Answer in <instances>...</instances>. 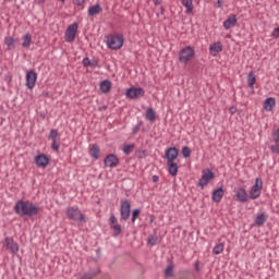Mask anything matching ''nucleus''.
<instances>
[{
	"label": "nucleus",
	"instance_id": "49530a36",
	"mask_svg": "<svg viewBox=\"0 0 279 279\" xmlns=\"http://www.w3.org/2000/svg\"><path fill=\"white\" fill-rule=\"evenodd\" d=\"M274 38H279V26L272 31Z\"/></svg>",
	"mask_w": 279,
	"mask_h": 279
},
{
	"label": "nucleus",
	"instance_id": "a19ab883",
	"mask_svg": "<svg viewBox=\"0 0 279 279\" xmlns=\"http://www.w3.org/2000/svg\"><path fill=\"white\" fill-rule=\"evenodd\" d=\"M142 125H143V121H140V122L133 128V134H138V132H141Z\"/></svg>",
	"mask_w": 279,
	"mask_h": 279
},
{
	"label": "nucleus",
	"instance_id": "b1692460",
	"mask_svg": "<svg viewBox=\"0 0 279 279\" xmlns=\"http://www.w3.org/2000/svg\"><path fill=\"white\" fill-rule=\"evenodd\" d=\"M266 222H267V215H265V213L257 214L255 218V225H257L258 228H260L262 226H265Z\"/></svg>",
	"mask_w": 279,
	"mask_h": 279
},
{
	"label": "nucleus",
	"instance_id": "4c0bfd02",
	"mask_svg": "<svg viewBox=\"0 0 279 279\" xmlns=\"http://www.w3.org/2000/svg\"><path fill=\"white\" fill-rule=\"evenodd\" d=\"M165 276L167 278H172V276H173V266L170 265L166 268Z\"/></svg>",
	"mask_w": 279,
	"mask_h": 279
},
{
	"label": "nucleus",
	"instance_id": "bb28decb",
	"mask_svg": "<svg viewBox=\"0 0 279 279\" xmlns=\"http://www.w3.org/2000/svg\"><path fill=\"white\" fill-rule=\"evenodd\" d=\"M22 47H25L26 49H29V46L32 45V34H26L22 37Z\"/></svg>",
	"mask_w": 279,
	"mask_h": 279
},
{
	"label": "nucleus",
	"instance_id": "ea45409f",
	"mask_svg": "<svg viewBox=\"0 0 279 279\" xmlns=\"http://www.w3.org/2000/svg\"><path fill=\"white\" fill-rule=\"evenodd\" d=\"M270 151L272 154H279V142H275V145L270 146Z\"/></svg>",
	"mask_w": 279,
	"mask_h": 279
},
{
	"label": "nucleus",
	"instance_id": "cd10ccee",
	"mask_svg": "<svg viewBox=\"0 0 279 279\" xmlns=\"http://www.w3.org/2000/svg\"><path fill=\"white\" fill-rule=\"evenodd\" d=\"M146 119L147 121H150V123H154V121H156V111L154 110V108L147 109Z\"/></svg>",
	"mask_w": 279,
	"mask_h": 279
},
{
	"label": "nucleus",
	"instance_id": "603ef678",
	"mask_svg": "<svg viewBox=\"0 0 279 279\" xmlns=\"http://www.w3.org/2000/svg\"><path fill=\"white\" fill-rule=\"evenodd\" d=\"M47 0H37L38 5H43Z\"/></svg>",
	"mask_w": 279,
	"mask_h": 279
},
{
	"label": "nucleus",
	"instance_id": "58836bf2",
	"mask_svg": "<svg viewBox=\"0 0 279 279\" xmlns=\"http://www.w3.org/2000/svg\"><path fill=\"white\" fill-rule=\"evenodd\" d=\"M51 150L52 151H60V141L51 143Z\"/></svg>",
	"mask_w": 279,
	"mask_h": 279
},
{
	"label": "nucleus",
	"instance_id": "864d4df0",
	"mask_svg": "<svg viewBox=\"0 0 279 279\" xmlns=\"http://www.w3.org/2000/svg\"><path fill=\"white\" fill-rule=\"evenodd\" d=\"M7 82H12V77H5Z\"/></svg>",
	"mask_w": 279,
	"mask_h": 279
},
{
	"label": "nucleus",
	"instance_id": "09e8293b",
	"mask_svg": "<svg viewBox=\"0 0 279 279\" xmlns=\"http://www.w3.org/2000/svg\"><path fill=\"white\" fill-rule=\"evenodd\" d=\"M229 112H230V114H235L236 113V108L235 107H230Z\"/></svg>",
	"mask_w": 279,
	"mask_h": 279
},
{
	"label": "nucleus",
	"instance_id": "5fc2aeb1",
	"mask_svg": "<svg viewBox=\"0 0 279 279\" xmlns=\"http://www.w3.org/2000/svg\"><path fill=\"white\" fill-rule=\"evenodd\" d=\"M195 269L196 271H199V265L196 264Z\"/></svg>",
	"mask_w": 279,
	"mask_h": 279
},
{
	"label": "nucleus",
	"instance_id": "9d476101",
	"mask_svg": "<svg viewBox=\"0 0 279 279\" xmlns=\"http://www.w3.org/2000/svg\"><path fill=\"white\" fill-rule=\"evenodd\" d=\"M38 80V74L34 70H29L26 73V84L25 86L32 90L36 86V81Z\"/></svg>",
	"mask_w": 279,
	"mask_h": 279
},
{
	"label": "nucleus",
	"instance_id": "e433bc0d",
	"mask_svg": "<svg viewBox=\"0 0 279 279\" xmlns=\"http://www.w3.org/2000/svg\"><path fill=\"white\" fill-rule=\"evenodd\" d=\"M147 243L148 245H158V235L149 236Z\"/></svg>",
	"mask_w": 279,
	"mask_h": 279
},
{
	"label": "nucleus",
	"instance_id": "f257e3e1",
	"mask_svg": "<svg viewBox=\"0 0 279 279\" xmlns=\"http://www.w3.org/2000/svg\"><path fill=\"white\" fill-rule=\"evenodd\" d=\"M14 210L19 217H37L40 213V207L31 201L20 199L14 205Z\"/></svg>",
	"mask_w": 279,
	"mask_h": 279
},
{
	"label": "nucleus",
	"instance_id": "37998d69",
	"mask_svg": "<svg viewBox=\"0 0 279 279\" xmlns=\"http://www.w3.org/2000/svg\"><path fill=\"white\" fill-rule=\"evenodd\" d=\"M73 3L84 10V4L86 3V0H73Z\"/></svg>",
	"mask_w": 279,
	"mask_h": 279
},
{
	"label": "nucleus",
	"instance_id": "dca6fc26",
	"mask_svg": "<svg viewBox=\"0 0 279 279\" xmlns=\"http://www.w3.org/2000/svg\"><path fill=\"white\" fill-rule=\"evenodd\" d=\"M221 51H223V45H221V41L214 43L209 46L210 56L217 57Z\"/></svg>",
	"mask_w": 279,
	"mask_h": 279
},
{
	"label": "nucleus",
	"instance_id": "aec40b11",
	"mask_svg": "<svg viewBox=\"0 0 279 279\" xmlns=\"http://www.w3.org/2000/svg\"><path fill=\"white\" fill-rule=\"evenodd\" d=\"M274 106H276V98L274 97H269L264 101V109H266L267 112H271Z\"/></svg>",
	"mask_w": 279,
	"mask_h": 279
},
{
	"label": "nucleus",
	"instance_id": "7c9ffc66",
	"mask_svg": "<svg viewBox=\"0 0 279 279\" xmlns=\"http://www.w3.org/2000/svg\"><path fill=\"white\" fill-rule=\"evenodd\" d=\"M247 84H248V88H254V84H256V75H254V72L248 73Z\"/></svg>",
	"mask_w": 279,
	"mask_h": 279
},
{
	"label": "nucleus",
	"instance_id": "de8ad7c7",
	"mask_svg": "<svg viewBox=\"0 0 279 279\" xmlns=\"http://www.w3.org/2000/svg\"><path fill=\"white\" fill-rule=\"evenodd\" d=\"M89 66L95 69V68L99 66V62L97 60L90 61Z\"/></svg>",
	"mask_w": 279,
	"mask_h": 279
},
{
	"label": "nucleus",
	"instance_id": "a18cd8bd",
	"mask_svg": "<svg viewBox=\"0 0 279 279\" xmlns=\"http://www.w3.org/2000/svg\"><path fill=\"white\" fill-rule=\"evenodd\" d=\"M83 66L85 68L90 66V59L88 57L83 59Z\"/></svg>",
	"mask_w": 279,
	"mask_h": 279
},
{
	"label": "nucleus",
	"instance_id": "6e6552de",
	"mask_svg": "<svg viewBox=\"0 0 279 279\" xmlns=\"http://www.w3.org/2000/svg\"><path fill=\"white\" fill-rule=\"evenodd\" d=\"M129 99H138L140 97H145V89L142 87H131L125 92Z\"/></svg>",
	"mask_w": 279,
	"mask_h": 279
},
{
	"label": "nucleus",
	"instance_id": "39448f33",
	"mask_svg": "<svg viewBox=\"0 0 279 279\" xmlns=\"http://www.w3.org/2000/svg\"><path fill=\"white\" fill-rule=\"evenodd\" d=\"M120 215L122 221H128V219H130V215H132V205L130 204V201H121Z\"/></svg>",
	"mask_w": 279,
	"mask_h": 279
},
{
	"label": "nucleus",
	"instance_id": "0eeeda50",
	"mask_svg": "<svg viewBox=\"0 0 279 279\" xmlns=\"http://www.w3.org/2000/svg\"><path fill=\"white\" fill-rule=\"evenodd\" d=\"M109 227L113 230V236H119L123 232V227L119 225V220H117L114 215H111L109 218Z\"/></svg>",
	"mask_w": 279,
	"mask_h": 279
},
{
	"label": "nucleus",
	"instance_id": "72a5a7b5",
	"mask_svg": "<svg viewBox=\"0 0 279 279\" xmlns=\"http://www.w3.org/2000/svg\"><path fill=\"white\" fill-rule=\"evenodd\" d=\"M138 217H141V209L137 208V209H134L132 213V218H131L132 223H135Z\"/></svg>",
	"mask_w": 279,
	"mask_h": 279
},
{
	"label": "nucleus",
	"instance_id": "f3484780",
	"mask_svg": "<svg viewBox=\"0 0 279 279\" xmlns=\"http://www.w3.org/2000/svg\"><path fill=\"white\" fill-rule=\"evenodd\" d=\"M99 154H101V150L99 149V146L97 144H93L89 148V156L94 160H99Z\"/></svg>",
	"mask_w": 279,
	"mask_h": 279
},
{
	"label": "nucleus",
	"instance_id": "473e14b6",
	"mask_svg": "<svg viewBox=\"0 0 279 279\" xmlns=\"http://www.w3.org/2000/svg\"><path fill=\"white\" fill-rule=\"evenodd\" d=\"M98 274H99V270L86 272V274H84V275L81 277V279H94L95 276H97Z\"/></svg>",
	"mask_w": 279,
	"mask_h": 279
},
{
	"label": "nucleus",
	"instance_id": "3c124183",
	"mask_svg": "<svg viewBox=\"0 0 279 279\" xmlns=\"http://www.w3.org/2000/svg\"><path fill=\"white\" fill-rule=\"evenodd\" d=\"M158 180H160V178L158 175H153V182H158Z\"/></svg>",
	"mask_w": 279,
	"mask_h": 279
},
{
	"label": "nucleus",
	"instance_id": "393cba45",
	"mask_svg": "<svg viewBox=\"0 0 279 279\" xmlns=\"http://www.w3.org/2000/svg\"><path fill=\"white\" fill-rule=\"evenodd\" d=\"M15 43H16V40L14 39V37H5L4 38V45H7V49L9 51L16 49Z\"/></svg>",
	"mask_w": 279,
	"mask_h": 279
},
{
	"label": "nucleus",
	"instance_id": "7ed1b4c3",
	"mask_svg": "<svg viewBox=\"0 0 279 279\" xmlns=\"http://www.w3.org/2000/svg\"><path fill=\"white\" fill-rule=\"evenodd\" d=\"M123 35H109L107 37V45L109 49H113L114 51H117V49H121V47H123Z\"/></svg>",
	"mask_w": 279,
	"mask_h": 279
},
{
	"label": "nucleus",
	"instance_id": "6ab92c4d",
	"mask_svg": "<svg viewBox=\"0 0 279 279\" xmlns=\"http://www.w3.org/2000/svg\"><path fill=\"white\" fill-rule=\"evenodd\" d=\"M234 25H236V15L235 14H232L230 17H228L223 22L225 29H230L231 27H234Z\"/></svg>",
	"mask_w": 279,
	"mask_h": 279
},
{
	"label": "nucleus",
	"instance_id": "a878e982",
	"mask_svg": "<svg viewBox=\"0 0 279 279\" xmlns=\"http://www.w3.org/2000/svg\"><path fill=\"white\" fill-rule=\"evenodd\" d=\"M112 88V82L109 80H105L100 82V90L101 93H110V89Z\"/></svg>",
	"mask_w": 279,
	"mask_h": 279
},
{
	"label": "nucleus",
	"instance_id": "a211bd4d",
	"mask_svg": "<svg viewBox=\"0 0 279 279\" xmlns=\"http://www.w3.org/2000/svg\"><path fill=\"white\" fill-rule=\"evenodd\" d=\"M223 199V187H219L217 190H214L213 192V202L216 204H219Z\"/></svg>",
	"mask_w": 279,
	"mask_h": 279
},
{
	"label": "nucleus",
	"instance_id": "c9c22d12",
	"mask_svg": "<svg viewBox=\"0 0 279 279\" xmlns=\"http://www.w3.org/2000/svg\"><path fill=\"white\" fill-rule=\"evenodd\" d=\"M183 158H191V148L189 146H184L182 148Z\"/></svg>",
	"mask_w": 279,
	"mask_h": 279
},
{
	"label": "nucleus",
	"instance_id": "423d86ee",
	"mask_svg": "<svg viewBox=\"0 0 279 279\" xmlns=\"http://www.w3.org/2000/svg\"><path fill=\"white\" fill-rule=\"evenodd\" d=\"M263 190V179L257 178L255 184L252 186L250 192L251 199H258L260 197V191Z\"/></svg>",
	"mask_w": 279,
	"mask_h": 279
},
{
	"label": "nucleus",
	"instance_id": "79ce46f5",
	"mask_svg": "<svg viewBox=\"0 0 279 279\" xmlns=\"http://www.w3.org/2000/svg\"><path fill=\"white\" fill-rule=\"evenodd\" d=\"M272 141L274 143H279V128L272 132Z\"/></svg>",
	"mask_w": 279,
	"mask_h": 279
},
{
	"label": "nucleus",
	"instance_id": "f704fd0d",
	"mask_svg": "<svg viewBox=\"0 0 279 279\" xmlns=\"http://www.w3.org/2000/svg\"><path fill=\"white\" fill-rule=\"evenodd\" d=\"M214 254L219 255L221 254V252H223V243H219L217 244L214 250H213Z\"/></svg>",
	"mask_w": 279,
	"mask_h": 279
},
{
	"label": "nucleus",
	"instance_id": "9b49d317",
	"mask_svg": "<svg viewBox=\"0 0 279 279\" xmlns=\"http://www.w3.org/2000/svg\"><path fill=\"white\" fill-rule=\"evenodd\" d=\"M77 34V23H73L65 31V43H74Z\"/></svg>",
	"mask_w": 279,
	"mask_h": 279
},
{
	"label": "nucleus",
	"instance_id": "4468645a",
	"mask_svg": "<svg viewBox=\"0 0 279 279\" xmlns=\"http://www.w3.org/2000/svg\"><path fill=\"white\" fill-rule=\"evenodd\" d=\"M178 148L170 147L166 150L165 158L167 159V162H174V160L178 158Z\"/></svg>",
	"mask_w": 279,
	"mask_h": 279
},
{
	"label": "nucleus",
	"instance_id": "4be33fe9",
	"mask_svg": "<svg viewBox=\"0 0 279 279\" xmlns=\"http://www.w3.org/2000/svg\"><path fill=\"white\" fill-rule=\"evenodd\" d=\"M102 8L100 4H95L89 7L88 9V16H97V14H100L102 12Z\"/></svg>",
	"mask_w": 279,
	"mask_h": 279
},
{
	"label": "nucleus",
	"instance_id": "20e7f679",
	"mask_svg": "<svg viewBox=\"0 0 279 279\" xmlns=\"http://www.w3.org/2000/svg\"><path fill=\"white\" fill-rule=\"evenodd\" d=\"M194 56L195 49L191 46H186L179 51V61H181L183 64H189Z\"/></svg>",
	"mask_w": 279,
	"mask_h": 279
},
{
	"label": "nucleus",
	"instance_id": "c85d7f7f",
	"mask_svg": "<svg viewBox=\"0 0 279 279\" xmlns=\"http://www.w3.org/2000/svg\"><path fill=\"white\" fill-rule=\"evenodd\" d=\"M182 5L186 8L185 14L193 12V0H182Z\"/></svg>",
	"mask_w": 279,
	"mask_h": 279
},
{
	"label": "nucleus",
	"instance_id": "c756f323",
	"mask_svg": "<svg viewBox=\"0 0 279 279\" xmlns=\"http://www.w3.org/2000/svg\"><path fill=\"white\" fill-rule=\"evenodd\" d=\"M48 140H49V141H52V142H58V141H60V133H58V130L52 129V130L50 131V134H49V136H48Z\"/></svg>",
	"mask_w": 279,
	"mask_h": 279
},
{
	"label": "nucleus",
	"instance_id": "1a4fd4ad",
	"mask_svg": "<svg viewBox=\"0 0 279 279\" xmlns=\"http://www.w3.org/2000/svg\"><path fill=\"white\" fill-rule=\"evenodd\" d=\"M2 245L9 250L11 254H19V243H16L13 238L7 236Z\"/></svg>",
	"mask_w": 279,
	"mask_h": 279
},
{
	"label": "nucleus",
	"instance_id": "ddd939ff",
	"mask_svg": "<svg viewBox=\"0 0 279 279\" xmlns=\"http://www.w3.org/2000/svg\"><path fill=\"white\" fill-rule=\"evenodd\" d=\"M104 163L106 167H110V169H114V167H119V158L114 154H109L104 159Z\"/></svg>",
	"mask_w": 279,
	"mask_h": 279
},
{
	"label": "nucleus",
	"instance_id": "f8f14e48",
	"mask_svg": "<svg viewBox=\"0 0 279 279\" xmlns=\"http://www.w3.org/2000/svg\"><path fill=\"white\" fill-rule=\"evenodd\" d=\"M214 179H215V172L211 170H207L201 177L197 183V186H201V189H204V186H207L208 182H210V180H214Z\"/></svg>",
	"mask_w": 279,
	"mask_h": 279
},
{
	"label": "nucleus",
	"instance_id": "2eb2a0df",
	"mask_svg": "<svg viewBox=\"0 0 279 279\" xmlns=\"http://www.w3.org/2000/svg\"><path fill=\"white\" fill-rule=\"evenodd\" d=\"M35 162L37 167H41V169H45L49 165V157L45 154L37 155L35 157Z\"/></svg>",
	"mask_w": 279,
	"mask_h": 279
},
{
	"label": "nucleus",
	"instance_id": "412c9836",
	"mask_svg": "<svg viewBox=\"0 0 279 279\" xmlns=\"http://www.w3.org/2000/svg\"><path fill=\"white\" fill-rule=\"evenodd\" d=\"M236 197L241 204H245V202H247V192L243 187H239L236 191Z\"/></svg>",
	"mask_w": 279,
	"mask_h": 279
},
{
	"label": "nucleus",
	"instance_id": "5701e85b",
	"mask_svg": "<svg viewBox=\"0 0 279 279\" xmlns=\"http://www.w3.org/2000/svg\"><path fill=\"white\" fill-rule=\"evenodd\" d=\"M167 165L169 174L172 177L178 175V163L175 161H167Z\"/></svg>",
	"mask_w": 279,
	"mask_h": 279
},
{
	"label": "nucleus",
	"instance_id": "f03ea898",
	"mask_svg": "<svg viewBox=\"0 0 279 279\" xmlns=\"http://www.w3.org/2000/svg\"><path fill=\"white\" fill-rule=\"evenodd\" d=\"M66 215L69 219H71L72 221H78L81 226H83V223H86V217L77 207H69L66 210Z\"/></svg>",
	"mask_w": 279,
	"mask_h": 279
},
{
	"label": "nucleus",
	"instance_id": "c03bdc74",
	"mask_svg": "<svg viewBox=\"0 0 279 279\" xmlns=\"http://www.w3.org/2000/svg\"><path fill=\"white\" fill-rule=\"evenodd\" d=\"M180 279H195V277L191 272H184V274H182Z\"/></svg>",
	"mask_w": 279,
	"mask_h": 279
},
{
	"label": "nucleus",
	"instance_id": "6e6d98bb",
	"mask_svg": "<svg viewBox=\"0 0 279 279\" xmlns=\"http://www.w3.org/2000/svg\"><path fill=\"white\" fill-rule=\"evenodd\" d=\"M218 7L221 8V0H218Z\"/></svg>",
	"mask_w": 279,
	"mask_h": 279
},
{
	"label": "nucleus",
	"instance_id": "2f4dec72",
	"mask_svg": "<svg viewBox=\"0 0 279 279\" xmlns=\"http://www.w3.org/2000/svg\"><path fill=\"white\" fill-rule=\"evenodd\" d=\"M132 151H134V144L124 145L123 154H125V156H130Z\"/></svg>",
	"mask_w": 279,
	"mask_h": 279
},
{
	"label": "nucleus",
	"instance_id": "8fccbe9b",
	"mask_svg": "<svg viewBox=\"0 0 279 279\" xmlns=\"http://www.w3.org/2000/svg\"><path fill=\"white\" fill-rule=\"evenodd\" d=\"M155 5H160L162 3V0H153Z\"/></svg>",
	"mask_w": 279,
	"mask_h": 279
}]
</instances>
